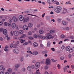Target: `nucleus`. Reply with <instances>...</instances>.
Segmentation results:
<instances>
[{
  "instance_id": "1",
  "label": "nucleus",
  "mask_w": 74,
  "mask_h": 74,
  "mask_svg": "<svg viewBox=\"0 0 74 74\" xmlns=\"http://www.w3.org/2000/svg\"><path fill=\"white\" fill-rule=\"evenodd\" d=\"M62 10V7L60 6H58L57 7V8L54 9V11L57 13H59L60 12V11Z\"/></svg>"
},
{
  "instance_id": "2",
  "label": "nucleus",
  "mask_w": 74,
  "mask_h": 74,
  "mask_svg": "<svg viewBox=\"0 0 74 74\" xmlns=\"http://www.w3.org/2000/svg\"><path fill=\"white\" fill-rule=\"evenodd\" d=\"M30 19H32V17L31 16H28L27 17L24 19V23H25V22H28Z\"/></svg>"
},
{
  "instance_id": "3",
  "label": "nucleus",
  "mask_w": 74,
  "mask_h": 74,
  "mask_svg": "<svg viewBox=\"0 0 74 74\" xmlns=\"http://www.w3.org/2000/svg\"><path fill=\"white\" fill-rule=\"evenodd\" d=\"M53 37L51 35V34L50 33L47 34V36L45 37V38L47 40H49V39H51V38H53Z\"/></svg>"
},
{
  "instance_id": "4",
  "label": "nucleus",
  "mask_w": 74,
  "mask_h": 74,
  "mask_svg": "<svg viewBox=\"0 0 74 74\" xmlns=\"http://www.w3.org/2000/svg\"><path fill=\"white\" fill-rule=\"evenodd\" d=\"M46 64L50 65L51 64V60L50 59H47L46 61Z\"/></svg>"
},
{
  "instance_id": "5",
  "label": "nucleus",
  "mask_w": 74,
  "mask_h": 74,
  "mask_svg": "<svg viewBox=\"0 0 74 74\" xmlns=\"http://www.w3.org/2000/svg\"><path fill=\"white\" fill-rule=\"evenodd\" d=\"M40 62H38L36 63L35 65V69H37L40 67Z\"/></svg>"
},
{
  "instance_id": "6",
  "label": "nucleus",
  "mask_w": 74,
  "mask_h": 74,
  "mask_svg": "<svg viewBox=\"0 0 74 74\" xmlns=\"http://www.w3.org/2000/svg\"><path fill=\"white\" fill-rule=\"evenodd\" d=\"M13 52L14 53H16V54H18L19 53V50L17 49H15L13 50Z\"/></svg>"
},
{
  "instance_id": "7",
  "label": "nucleus",
  "mask_w": 74,
  "mask_h": 74,
  "mask_svg": "<svg viewBox=\"0 0 74 74\" xmlns=\"http://www.w3.org/2000/svg\"><path fill=\"white\" fill-rule=\"evenodd\" d=\"M19 19L20 21H22L24 20V17L23 16H20L19 17Z\"/></svg>"
},
{
  "instance_id": "8",
  "label": "nucleus",
  "mask_w": 74,
  "mask_h": 74,
  "mask_svg": "<svg viewBox=\"0 0 74 74\" xmlns=\"http://www.w3.org/2000/svg\"><path fill=\"white\" fill-rule=\"evenodd\" d=\"M27 25H24L23 26V30H25L26 29V30H28L29 29V28H28V27H27Z\"/></svg>"
},
{
  "instance_id": "9",
  "label": "nucleus",
  "mask_w": 74,
  "mask_h": 74,
  "mask_svg": "<svg viewBox=\"0 0 74 74\" xmlns=\"http://www.w3.org/2000/svg\"><path fill=\"white\" fill-rule=\"evenodd\" d=\"M12 20L13 22H16L17 21V18L15 16H13L12 17Z\"/></svg>"
},
{
  "instance_id": "10",
  "label": "nucleus",
  "mask_w": 74,
  "mask_h": 74,
  "mask_svg": "<svg viewBox=\"0 0 74 74\" xmlns=\"http://www.w3.org/2000/svg\"><path fill=\"white\" fill-rule=\"evenodd\" d=\"M67 12V10L66 8H63V9L62 11V14H64L66 13V12Z\"/></svg>"
},
{
  "instance_id": "11",
  "label": "nucleus",
  "mask_w": 74,
  "mask_h": 74,
  "mask_svg": "<svg viewBox=\"0 0 74 74\" xmlns=\"http://www.w3.org/2000/svg\"><path fill=\"white\" fill-rule=\"evenodd\" d=\"M0 70H3L4 71L5 70V68H4V66L3 65L0 66Z\"/></svg>"
},
{
  "instance_id": "12",
  "label": "nucleus",
  "mask_w": 74,
  "mask_h": 74,
  "mask_svg": "<svg viewBox=\"0 0 74 74\" xmlns=\"http://www.w3.org/2000/svg\"><path fill=\"white\" fill-rule=\"evenodd\" d=\"M3 34L6 35L7 34V30L6 29H5L3 30Z\"/></svg>"
},
{
  "instance_id": "13",
  "label": "nucleus",
  "mask_w": 74,
  "mask_h": 74,
  "mask_svg": "<svg viewBox=\"0 0 74 74\" xmlns=\"http://www.w3.org/2000/svg\"><path fill=\"white\" fill-rule=\"evenodd\" d=\"M14 33L15 36H18V35H19V34H18V32L17 31H15L14 32Z\"/></svg>"
},
{
  "instance_id": "14",
  "label": "nucleus",
  "mask_w": 74,
  "mask_h": 74,
  "mask_svg": "<svg viewBox=\"0 0 74 74\" xmlns=\"http://www.w3.org/2000/svg\"><path fill=\"white\" fill-rule=\"evenodd\" d=\"M33 45L34 46V47H37L38 46V44H37V43L36 42H35L33 44Z\"/></svg>"
},
{
  "instance_id": "15",
  "label": "nucleus",
  "mask_w": 74,
  "mask_h": 74,
  "mask_svg": "<svg viewBox=\"0 0 74 74\" xmlns=\"http://www.w3.org/2000/svg\"><path fill=\"white\" fill-rule=\"evenodd\" d=\"M12 27L13 29L15 28V27H16V24L15 23H13L12 25Z\"/></svg>"
},
{
  "instance_id": "16",
  "label": "nucleus",
  "mask_w": 74,
  "mask_h": 74,
  "mask_svg": "<svg viewBox=\"0 0 74 74\" xmlns=\"http://www.w3.org/2000/svg\"><path fill=\"white\" fill-rule=\"evenodd\" d=\"M63 69L64 70V72H67V71H67V66H65V67H64Z\"/></svg>"
},
{
  "instance_id": "17",
  "label": "nucleus",
  "mask_w": 74,
  "mask_h": 74,
  "mask_svg": "<svg viewBox=\"0 0 74 74\" xmlns=\"http://www.w3.org/2000/svg\"><path fill=\"white\" fill-rule=\"evenodd\" d=\"M32 26H33V24L32 23H29L28 24V27H32Z\"/></svg>"
},
{
  "instance_id": "18",
  "label": "nucleus",
  "mask_w": 74,
  "mask_h": 74,
  "mask_svg": "<svg viewBox=\"0 0 74 74\" xmlns=\"http://www.w3.org/2000/svg\"><path fill=\"white\" fill-rule=\"evenodd\" d=\"M38 54V53L37 51H34L32 53L33 55H37Z\"/></svg>"
},
{
  "instance_id": "19",
  "label": "nucleus",
  "mask_w": 74,
  "mask_h": 74,
  "mask_svg": "<svg viewBox=\"0 0 74 74\" xmlns=\"http://www.w3.org/2000/svg\"><path fill=\"white\" fill-rule=\"evenodd\" d=\"M66 51H69L70 49V47L69 46H67L66 47Z\"/></svg>"
},
{
  "instance_id": "20",
  "label": "nucleus",
  "mask_w": 74,
  "mask_h": 74,
  "mask_svg": "<svg viewBox=\"0 0 74 74\" xmlns=\"http://www.w3.org/2000/svg\"><path fill=\"white\" fill-rule=\"evenodd\" d=\"M50 33H51V34L54 33H55V31L54 30H51L50 31Z\"/></svg>"
},
{
  "instance_id": "21",
  "label": "nucleus",
  "mask_w": 74,
  "mask_h": 74,
  "mask_svg": "<svg viewBox=\"0 0 74 74\" xmlns=\"http://www.w3.org/2000/svg\"><path fill=\"white\" fill-rule=\"evenodd\" d=\"M39 33L40 34H42L44 33V31L42 30H40L39 31Z\"/></svg>"
},
{
  "instance_id": "22",
  "label": "nucleus",
  "mask_w": 74,
  "mask_h": 74,
  "mask_svg": "<svg viewBox=\"0 0 74 74\" xmlns=\"http://www.w3.org/2000/svg\"><path fill=\"white\" fill-rule=\"evenodd\" d=\"M8 71L9 73H11L12 72V70L11 69H8Z\"/></svg>"
},
{
  "instance_id": "23",
  "label": "nucleus",
  "mask_w": 74,
  "mask_h": 74,
  "mask_svg": "<svg viewBox=\"0 0 74 74\" xmlns=\"http://www.w3.org/2000/svg\"><path fill=\"white\" fill-rule=\"evenodd\" d=\"M26 34H23L21 36V37H22V38H23L26 37Z\"/></svg>"
},
{
  "instance_id": "24",
  "label": "nucleus",
  "mask_w": 74,
  "mask_h": 74,
  "mask_svg": "<svg viewBox=\"0 0 74 74\" xmlns=\"http://www.w3.org/2000/svg\"><path fill=\"white\" fill-rule=\"evenodd\" d=\"M26 70V69L25 68H23L21 69V71L22 72H25Z\"/></svg>"
},
{
  "instance_id": "25",
  "label": "nucleus",
  "mask_w": 74,
  "mask_h": 74,
  "mask_svg": "<svg viewBox=\"0 0 74 74\" xmlns=\"http://www.w3.org/2000/svg\"><path fill=\"white\" fill-rule=\"evenodd\" d=\"M19 33L21 34H23V31L22 30H21L19 31Z\"/></svg>"
},
{
  "instance_id": "26",
  "label": "nucleus",
  "mask_w": 74,
  "mask_h": 74,
  "mask_svg": "<svg viewBox=\"0 0 74 74\" xmlns=\"http://www.w3.org/2000/svg\"><path fill=\"white\" fill-rule=\"evenodd\" d=\"M62 23L64 25H66V22H65L64 21H62Z\"/></svg>"
},
{
  "instance_id": "27",
  "label": "nucleus",
  "mask_w": 74,
  "mask_h": 74,
  "mask_svg": "<svg viewBox=\"0 0 74 74\" xmlns=\"http://www.w3.org/2000/svg\"><path fill=\"white\" fill-rule=\"evenodd\" d=\"M19 67V64H17L15 65L16 68H18Z\"/></svg>"
},
{
  "instance_id": "28",
  "label": "nucleus",
  "mask_w": 74,
  "mask_h": 74,
  "mask_svg": "<svg viewBox=\"0 0 74 74\" xmlns=\"http://www.w3.org/2000/svg\"><path fill=\"white\" fill-rule=\"evenodd\" d=\"M47 47H50V45H51V44L49 42H48L47 43Z\"/></svg>"
},
{
  "instance_id": "29",
  "label": "nucleus",
  "mask_w": 74,
  "mask_h": 74,
  "mask_svg": "<svg viewBox=\"0 0 74 74\" xmlns=\"http://www.w3.org/2000/svg\"><path fill=\"white\" fill-rule=\"evenodd\" d=\"M31 66H28L27 68V69L28 70L30 71V70H31Z\"/></svg>"
},
{
  "instance_id": "30",
  "label": "nucleus",
  "mask_w": 74,
  "mask_h": 74,
  "mask_svg": "<svg viewBox=\"0 0 74 74\" xmlns=\"http://www.w3.org/2000/svg\"><path fill=\"white\" fill-rule=\"evenodd\" d=\"M60 59L61 60H63L64 59V57H61Z\"/></svg>"
},
{
  "instance_id": "31",
  "label": "nucleus",
  "mask_w": 74,
  "mask_h": 74,
  "mask_svg": "<svg viewBox=\"0 0 74 74\" xmlns=\"http://www.w3.org/2000/svg\"><path fill=\"white\" fill-rule=\"evenodd\" d=\"M25 41V40L21 39V43H23Z\"/></svg>"
},
{
  "instance_id": "32",
  "label": "nucleus",
  "mask_w": 74,
  "mask_h": 74,
  "mask_svg": "<svg viewBox=\"0 0 74 74\" xmlns=\"http://www.w3.org/2000/svg\"><path fill=\"white\" fill-rule=\"evenodd\" d=\"M42 52L43 53H48V51H47L46 50L43 51Z\"/></svg>"
},
{
  "instance_id": "33",
  "label": "nucleus",
  "mask_w": 74,
  "mask_h": 74,
  "mask_svg": "<svg viewBox=\"0 0 74 74\" xmlns=\"http://www.w3.org/2000/svg\"><path fill=\"white\" fill-rule=\"evenodd\" d=\"M4 31V29L1 28L0 29V32H3Z\"/></svg>"
},
{
  "instance_id": "34",
  "label": "nucleus",
  "mask_w": 74,
  "mask_h": 74,
  "mask_svg": "<svg viewBox=\"0 0 74 74\" xmlns=\"http://www.w3.org/2000/svg\"><path fill=\"white\" fill-rule=\"evenodd\" d=\"M14 47V44H11L10 45V48H12Z\"/></svg>"
},
{
  "instance_id": "35",
  "label": "nucleus",
  "mask_w": 74,
  "mask_h": 74,
  "mask_svg": "<svg viewBox=\"0 0 74 74\" xmlns=\"http://www.w3.org/2000/svg\"><path fill=\"white\" fill-rule=\"evenodd\" d=\"M58 22H59V23L61 22V19L60 18H58Z\"/></svg>"
},
{
  "instance_id": "36",
  "label": "nucleus",
  "mask_w": 74,
  "mask_h": 74,
  "mask_svg": "<svg viewBox=\"0 0 74 74\" xmlns=\"http://www.w3.org/2000/svg\"><path fill=\"white\" fill-rule=\"evenodd\" d=\"M8 25V23L7 22H5L4 24V25L5 26H7Z\"/></svg>"
},
{
  "instance_id": "37",
  "label": "nucleus",
  "mask_w": 74,
  "mask_h": 74,
  "mask_svg": "<svg viewBox=\"0 0 74 74\" xmlns=\"http://www.w3.org/2000/svg\"><path fill=\"white\" fill-rule=\"evenodd\" d=\"M61 37L62 38H64V37H65V36H64V35L62 34V35L61 36Z\"/></svg>"
},
{
  "instance_id": "38",
  "label": "nucleus",
  "mask_w": 74,
  "mask_h": 74,
  "mask_svg": "<svg viewBox=\"0 0 74 74\" xmlns=\"http://www.w3.org/2000/svg\"><path fill=\"white\" fill-rule=\"evenodd\" d=\"M69 51V52L70 53H71V52H73V50H72V49L71 48H70V49Z\"/></svg>"
},
{
  "instance_id": "39",
  "label": "nucleus",
  "mask_w": 74,
  "mask_h": 74,
  "mask_svg": "<svg viewBox=\"0 0 74 74\" xmlns=\"http://www.w3.org/2000/svg\"><path fill=\"white\" fill-rule=\"evenodd\" d=\"M28 42H25L23 43V45H27L28 44Z\"/></svg>"
},
{
  "instance_id": "40",
  "label": "nucleus",
  "mask_w": 74,
  "mask_h": 74,
  "mask_svg": "<svg viewBox=\"0 0 74 74\" xmlns=\"http://www.w3.org/2000/svg\"><path fill=\"white\" fill-rule=\"evenodd\" d=\"M9 22H10V23H11V22H12V19L11 18L9 19Z\"/></svg>"
},
{
  "instance_id": "41",
  "label": "nucleus",
  "mask_w": 74,
  "mask_h": 74,
  "mask_svg": "<svg viewBox=\"0 0 74 74\" xmlns=\"http://www.w3.org/2000/svg\"><path fill=\"white\" fill-rule=\"evenodd\" d=\"M57 67L58 69H60V65H59V64H58V65Z\"/></svg>"
},
{
  "instance_id": "42",
  "label": "nucleus",
  "mask_w": 74,
  "mask_h": 74,
  "mask_svg": "<svg viewBox=\"0 0 74 74\" xmlns=\"http://www.w3.org/2000/svg\"><path fill=\"white\" fill-rule=\"evenodd\" d=\"M28 34L29 35H32V32H28Z\"/></svg>"
},
{
  "instance_id": "43",
  "label": "nucleus",
  "mask_w": 74,
  "mask_h": 74,
  "mask_svg": "<svg viewBox=\"0 0 74 74\" xmlns=\"http://www.w3.org/2000/svg\"><path fill=\"white\" fill-rule=\"evenodd\" d=\"M34 38H37V36L36 34H34Z\"/></svg>"
},
{
  "instance_id": "44",
  "label": "nucleus",
  "mask_w": 74,
  "mask_h": 74,
  "mask_svg": "<svg viewBox=\"0 0 74 74\" xmlns=\"http://www.w3.org/2000/svg\"><path fill=\"white\" fill-rule=\"evenodd\" d=\"M40 47H41V48H43V47H44V45H43L42 44H40Z\"/></svg>"
},
{
  "instance_id": "45",
  "label": "nucleus",
  "mask_w": 74,
  "mask_h": 74,
  "mask_svg": "<svg viewBox=\"0 0 74 74\" xmlns=\"http://www.w3.org/2000/svg\"><path fill=\"white\" fill-rule=\"evenodd\" d=\"M65 47H64V46L62 45L61 47V49H64Z\"/></svg>"
},
{
  "instance_id": "46",
  "label": "nucleus",
  "mask_w": 74,
  "mask_h": 74,
  "mask_svg": "<svg viewBox=\"0 0 74 74\" xmlns=\"http://www.w3.org/2000/svg\"><path fill=\"white\" fill-rule=\"evenodd\" d=\"M45 36H43L41 37V39L43 40H44V39H45Z\"/></svg>"
},
{
  "instance_id": "47",
  "label": "nucleus",
  "mask_w": 74,
  "mask_h": 74,
  "mask_svg": "<svg viewBox=\"0 0 74 74\" xmlns=\"http://www.w3.org/2000/svg\"><path fill=\"white\" fill-rule=\"evenodd\" d=\"M70 28L69 27H66L65 28L66 30H69Z\"/></svg>"
},
{
  "instance_id": "48",
  "label": "nucleus",
  "mask_w": 74,
  "mask_h": 74,
  "mask_svg": "<svg viewBox=\"0 0 74 74\" xmlns=\"http://www.w3.org/2000/svg\"><path fill=\"white\" fill-rule=\"evenodd\" d=\"M45 70H47L48 69V66H45Z\"/></svg>"
},
{
  "instance_id": "49",
  "label": "nucleus",
  "mask_w": 74,
  "mask_h": 74,
  "mask_svg": "<svg viewBox=\"0 0 74 74\" xmlns=\"http://www.w3.org/2000/svg\"><path fill=\"white\" fill-rule=\"evenodd\" d=\"M29 38L30 40H33V39L32 37H29Z\"/></svg>"
},
{
  "instance_id": "50",
  "label": "nucleus",
  "mask_w": 74,
  "mask_h": 74,
  "mask_svg": "<svg viewBox=\"0 0 74 74\" xmlns=\"http://www.w3.org/2000/svg\"><path fill=\"white\" fill-rule=\"evenodd\" d=\"M32 69H34V65H32Z\"/></svg>"
},
{
  "instance_id": "51",
  "label": "nucleus",
  "mask_w": 74,
  "mask_h": 74,
  "mask_svg": "<svg viewBox=\"0 0 74 74\" xmlns=\"http://www.w3.org/2000/svg\"><path fill=\"white\" fill-rule=\"evenodd\" d=\"M38 37H39V38H41L42 37V36L41 35H39L38 36Z\"/></svg>"
},
{
  "instance_id": "52",
  "label": "nucleus",
  "mask_w": 74,
  "mask_h": 74,
  "mask_svg": "<svg viewBox=\"0 0 74 74\" xmlns=\"http://www.w3.org/2000/svg\"><path fill=\"white\" fill-rule=\"evenodd\" d=\"M69 3H70V1L66 2V4H69Z\"/></svg>"
},
{
  "instance_id": "53",
  "label": "nucleus",
  "mask_w": 74,
  "mask_h": 74,
  "mask_svg": "<svg viewBox=\"0 0 74 74\" xmlns=\"http://www.w3.org/2000/svg\"><path fill=\"white\" fill-rule=\"evenodd\" d=\"M51 60L52 62H56V60H55L53 59H51Z\"/></svg>"
},
{
  "instance_id": "54",
  "label": "nucleus",
  "mask_w": 74,
  "mask_h": 74,
  "mask_svg": "<svg viewBox=\"0 0 74 74\" xmlns=\"http://www.w3.org/2000/svg\"><path fill=\"white\" fill-rule=\"evenodd\" d=\"M0 74H4V73L3 71H1L0 72Z\"/></svg>"
},
{
  "instance_id": "55",
  "label": "nucleus",
  "mask_w": 74,
  "mask_h": 74,
  "mask_svg": "<svg viewBox=\"0 0 74 74\" xmlns=\"http://www.w3.org/2000/svg\"><path fill=\"white\" fill-rule=\"evenodd\" d=\"M25 13H28L29 12V11L27 10L25 11Z\"/></svg>"
},
{
  "instance_id": "56",
  "label": "nucleus",
  "mask_w": 74,
  "mask_h": 74,
  "mask_svg": "<svg viewBox=\"0 0 74 74\" xmlns=\"http://www.w3.org/2000/svg\"><path fill=\"white\" fill-rule=\"evenodd\" d=\"M74 37V36H71L70 37V38H71L72 39H73V38Z\"/></svg>"
},
{
  "instance_id": "57",
  "label": "nucleus",
  "mask_w": 74,
  "mask_h": 74,
  "mask_svg": "<svg viewBox=\"0 0 74 74\" xmlns=\"http://www.w3.org/2000/svg\"><path fill=\"white\" fill-rule=\"evenodd\" d=\"M46 19L47 20H48L49 19V17L48 16H47L46 17Z\"/></svg>"
},
{
  "instance_id": "58",
  "label": "nucleus",
  "mask_w": 74,
  "mask_h": 74,
  "mask_svg": "<svg viewBox=\"0 0 74 74\" xmlns=\"http://www.w3.org/2000/svg\"><path fill=\"white\" fill-rule=\"evenodd\" d=\"M71 68L72 69H73L74 68V65H72L71 66Z\"/></svg>"
},
{
  "instance_id": "59",
  "label": "nucleus",
  "mask_w": 74,
  "mask_h": 74,
  "mask_svg": "<svg viewBox=\"0 0 74 74\" xmlns=\"http://www.w3.org/2000/svg\"><path fill=\"white\" fill-rule=\"evenodd\" d=\"M8 26L10 27L11 26V23H9L8 24Z\"/></svg>"
},
{
  "instance_id": "60",
  "label": "nucleus",
  "mask_w": 74,
  "mask_h": 74,
  "mask_svg": "<svg viewBox=\"0 0 74 74\" xmlns=\"http://www.w3.org/2000/svg\"><path fill=\"white\" fill-rule=\"evenodd\" d=\"M7 40L8 41L9 40H10V37H8L7 38Z\"/></svg>"
},
{
  "instance_id": "61",
  "label": "nucleus",
  "mask_w": 74,
  "mask_h": 74,
  "mask_svg": "<svg viewBox=\"0 0 74 74\" xmlns=\"http://www.w3.org/2000/svg\"><path fill=\"white\" fill-rule=\"evenodd\" d=\"M68 57H69V58H71V54H69L68 56Z\"/></svg>"
},
{
  "instance_id": "62",
  "label": "nucleus",
  "mask_w": 74,
  "mask_h": 74,
  "mask_svg": "<svg viewBox=\"0 0 74 74\" xmlns=\"http://www.w3.org/2000/svg\"><path fill=\"white\" fill-rule=\"evenodd\" d=\"M3 25V22L1 21V22H0V25L1 26V25Z\"/></svg>"
},
{
  "instance_id": "63",
  "label": "nucleus",
  "mask_w": 74,
  "mask_h": 74,
  "mask_svg": "<svg viewBox=\"0 0 74 74\" xmlns=\"http://www.w3.org/2000/svg\"><path fill=\"white\" fill-rule=\"evenodd\" d=\"M36 73L37 74H40L41 73L39 72H36Z\"/></svg>"
},
{
  "instance_id": "64",
  "label": "nucleus",
  "mask_w": 74,
  "mask_h": 74,
  "mask_svg": "<svg viewBox=\"0 0 74 74\" xmlns=\"http://www.w3.org/2000/svg\"><path fill=\"white\" fill-rule=\"evenodd\" d=\"M45 74H49L48 73V72L47 71H45Z\"/></svg>"
}]
</instances>
